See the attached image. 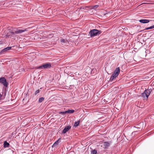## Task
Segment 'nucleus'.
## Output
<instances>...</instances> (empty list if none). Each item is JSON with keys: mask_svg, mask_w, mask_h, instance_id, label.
<instances>
[{"mask_svg": "<svg viewBox=\"0 0 154 154\" xmlns=\"http://www.w3.org/2000/svg\"><path fill=\"white\" fill-rule=\"evenodd\" d=\"M120 72V69L119 67L117 68L114 72L112 75L109 79L110 81H112L115 78H116L119 75Z\"/></svg>", "mask_w": 154, "mask_h": 154, "instance_id": "nucleus-1", "label": "nucleus"}, {"mask_svg": "<svg viewBox=\"0 0 154 154\" xmlns=\"http://www.w3.org/2000/svg\"><path fill=\"white\" fill-rule=\"evenodd\" d=\"M101 32L100 30H98L96 29H93L91 30L89 32V34L91 37L96 36L98 34H100Z\"/></svg>", "mask_w": 154, "mask_h": 154, "instance_id": "nucleus-2", "label": "nucleus"}, {"mask_svg": "<svg viewBox=\"0 0 154 154\" xmlns=\"http://www.w3.org/2000/svg\"><path fill=\"white\" fill-rule=\"evenodd\" d=\"M151 91V89L146 90L142 94V97L144 99H147Z\"/></svg>", "mask_w": 154, "mask_h": 154, "instance_id": "nucleus-3", "label": "nucleus"}, {"mask_svg": "<svg viewBox=\"0 0 154 154\" xmlns=\"http://www.w3.org/2000/svg\"><path fill=\"white\" fill-rule=\"evenodd\" d=\"M51 64L50 63H45L42 65L36 67L37 69H43L50 68L51 67Z\"/></svg>", "mask_w": 154, "mask_h": 154, "instance_id": "nucleus-4", "label": "nucleus"}, {"mask_svg": "<svg viewBox=\"0 0 154 154\" xmlns=\"http://www.w3.org/2000/svg\"><path fill=\"white\" fill-rule=\"evenodd\" d=\"M0 83L3 84L6 87H7L8 84L6 79L4 77H2L0 78Z\"/></svg>", "mask_w": 154, "mask_h": 154, "instance_id": "nucleus-5", "label": "nucleus"}, {"mask_svg": "<svg viewBox=\"0 0 154 154\" xmlns=\"http://www.w3.org/2000/svg\"><path fill=\"white\" fill-rule=\"evenodd\" d=\"M110 146V143L108 142H106L102 143L101 146L104 149L107 148Z\"/></svg>", "mask_w": 154, "mask_h": 154, "instance_id": "nucleus-6", "label": "nucleus"}, {"mask_svg": "<svg viewBox=\"0 0 154 154\" xmlns=\"http://www.w3.org/2000/svg\"><path fill=\"white\" fill-rule=\"evenodd\" d=\"M11 48V47H9L4 48L0 52V55L1 54H5L7 51L10 50Z\"/></svg>", "mask_w": 154, "mask_h": 154, "instance_id": "nucleus-7", "label": "nucleus"}, {"mask_svg": "<svg viewBox=\"0 0 154 154\" xmlns=\"http://www.w3.org/2000/svg\"><path fill=\"white\" fill-rule=\"evenodd\" d=\"M26 31V29H24L23 30L17 29L15 31V33L16 34L21 33Z\"/></svg>", "mask_w": 154, "mask_h": 154, "instance_id": "nucleus-8", "label": "nucleus"}, {"mask_svg": "<svg viewBox=\"0 0 154 154\" xmlns=\"http://www.w3.org/2000/svg\"><path fill=\"white\" fill-rule=\"evenodd\" d=\"M71 128V126H68L66 127L63 130L62 133L63 134L66 133L67 132L69 129H70Z\"/></svg>", "mask_w": 154, "mask_h": 154, "instance_id": "nucleus-9", "label": "nucleus"}, {"mask_svg": "<svg viewBox=\"0 0 154 154\" xmlns=\"http://www.w3.org/2000/svg\"><path fill=\"white\" fill-rule=\"evenodd\" d=\"M149 21V20L146 19H141L139 20L140 22L143 23H148Z\"/></svg>", "mask_w": 154, "mask_h": 154, "instance_id": "nucleus-10", "label": "nucleus"}, {"mask_svg": "<svg viewBox=\"0 0 154 154\" xmlns=\"http://www.w3.org/2000/svg\"><path fill=\"white\" fill-rule=\"evenodd\" d=\"M60 42H61V43L63 45V44L65 43H67L68 42L67 40L65 39H64L62 38L60 40Z\"/></svg>", "mask_w": 154, "mask_h": 154, "instance_id": "nucleus-11", "label": "nucleus"}, {"mask_svg": "<svg viewBox=\"0 0 154 154\" xmlns=\"http://www.w3.org/2000/svg\"><path fill=\"white\" fill-rule=\"evenodd\" d=\"M60 139V138H59L58 140L56 141L53 144V145L52 146V147H57L58 143H59V140Z\"/></svg>", "mask_w": 154, "mask_h": 154, "instance_id": "nucleus-12", "label": "nucleus"}, {"mask_svg": "<svg viewBox=\"0 0 154 154\" xmlns=\"http://www.w3.org/2000/svg\"><path fill=\"white\" fill-rule=\"evenodd\" d=\"M75 111L74 110H68L66 111L65 112H66V113H72L74 112Z\"/></svg>", "mask_w": 154, "mask_h": 154, "instance_id": "nucleus-13", "label": "nucleus"}, {"mask_svg": "<svg viewBox=\"0 0 154 154\" xmlns=\"http://www.w3.org/2000/svg\"><path fill=\"white\" fill-rule=\"evenodd\" d=\"M4 147H9V144L6 141H5L4 142Z\"/></svg>", "mask_w": 154, "mask_h": 154, "instance_id": "nucleus-14", "label": "nucleus"}, {"mask_svg": "<svg viewBox=\"0 0 154 154\" xmlns=\"http://www.w3.org/2000/svg\"><path fill=\"white\" fill-rule=\"evenodd\" d=\"M80 122V121L79 120L77 122H75L74 124V126H75V127L78 126L79 125Z\"/></svg>", "mask_w": 154, "mask_h": 154, "instance_id": "nucleus-15", "label": "nucleus"}, {"mask_svg": "<svg viewBox=\"0 0 154 154\" xmlns=\"http://www.w3.org/2000/svg\"><path fill=\"white\" fill-rule=\"evenodd\" d=\"M15 30H14V32L11 31V32H11V34H7L6 35L7 36H9L11 35H14V34H15Z\"/></svg>", "mask_w": 154, "mask_h": 154, "instance_id": "nucleus-16", "label": "nucleus"}, {"mask_svg": "<svg viewBox=\"0 0 154 154\" xmlns=\"http://www.w3.org/2000/svg\"><path fill=\"white\" fill-rule=\"evenodd\" d=\"M91 154H97V153L96 150H94L91 152Z\"/></svg>", "mask_w": 154, "mask_h": 154, "instance_id": "nucleus-17", "label": "nucleus"}, {"mask_svg": "<svg viewBox=\"0 0 154 154\" xmlns=\"http://www.w3.org/2000/svg\"><path fill=\"white\" fill-rule=\"evenodd\" d=\"M44 100V98L43 97H41L39 99V102L40 103L42 102Z\"/></svg>", "mask_w": 154, "mask_h": 154, "instance_id": "nucleus-18", "label": "nucleus"}, {"mask_svg": "<svg viewBox=\"0 0 154 154\" xmlns=\"http://www.w3.org/2000/svg\"><path fill=\"white\" fill-rule=\"evenodd\" d=\"M99 7V5H95L94 6H92L91 8L93 9H95Z\"/></svg>", "mask_w": 154, "mask_h": 154, "instance_id": "nucleus-19", "label": "nucleus"}, {"mask_svg": "<svg viewBox=\"0 0 154 154\" xmlns=\"http://www.w3.org/2000/svg\"><path fill=\"white\" fill-rule=\"evenodd\" d=\"M66 112V111H64V112H60V114H65L66 113V112Z\"/></svg>", "mask_w": 154, "mask_h": 154, "instance_id": "nucleus-20", "label": "nucleus"}, {"mask_svg": "<svg viewBox=\"0 0 154 154\" xmlns=\"http://www.w3.org/2000/svg\"><path fill=\"white\" fill-rule=\"evenodd\" d=\"M3 94V93H2V94H0V100L2 99V95Z\"/></svg>", "mask_w": 154, "mask_h": 154, "instance_id": "nucleus-21", "label": "nucleus"}, {"mask_svg": "<svg viewBox=\"0 0 154 154\" xmlns=\"http://www.w3.org/2000/svg\"><path fill=\"white\" fill-rule=\"evenodd\" d=\"M39 92V90H37L35 92V94H37V93H38Z\"/></svg>", "mask_w": 154, "mask_h": 154, "instance_id": "nucleus-22", "label": "nucleus"}, {"mask_svg": "<svg viewBox=\"0 0 154 154\" xmlns=\"http://www.w3.org/2000/svg\"><path fill=\"white\" fill-rule=\"evenodd\" d=\"M150 28L151 29L154 28V25L151 26H150Z\"/></svg>", "mask_w": 154, "mask_h": 154, "instance_id": "nucleus-23", "label": "nucleus"}, {"mask_svg": "<svg viewBox=\"0 0 154 154\" xmlns=\"http://www.w3.org/2000/svg\"><path fill=\"white\" fill-rule=\"evenodd\" d=\"M150 27H147V28H146V29H145V30H148V29H150Z\"/></svg>", "mask_w": 154, "mask_h": 154, "instance_id": "nucleus-24", "label": "nucleus"}, {"mask_svg": "<svg viewBox=\"0 0 154 154\" xmlns=\"http://www.w3.org/2000/svg\"><path fill=\"white\" fill-rule=\"evenodd\" d=\"M11 32V31L8 30V31L7 34H11V32Z\"/></svg>", "mask_w": 154, "mask_h": 154, "instance_id": "nucleus-25", "label": "nucleus"}, {"mask_svg": "<svg viewBox=\"0 0 154 154\" xmlns=\"http://www.w3.org/2000/svg\"><path fill=\"white\" fill-rule=\"evenodd\" d=\"M148 4V3H143L141 4V5H142L143 4Z\"/></svg>", "mask_w": 154, "mask_h": 154, "instance_id": "nucleus-26", "label": "nucleus"}]
</instances>
